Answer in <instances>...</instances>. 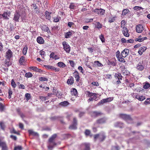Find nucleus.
Segmentation results:
<instances>
[{
    "instance_id": "1",
    "label": "nucleus",
    "mask_w": 150,
    "mask_h": 150,
    "mask_svg": "<svg viewBox=\"0 0 150 150\" xmlns=\"http://www.w3.org/2000/svg\"><path fill=\"white\" fill-rule=\"evenodd\" d=\"M106 138L105 133L103 132L100 133L95 134L94 135V139L95 141H96L98 139L100 142H102L105 140Z\"/></svg>"
},
{
    "instance_id": "2",
    "label": "nucleus",
    "mask_w": 150,
    "mask_h": 150,
    "mask_svg": "<svg viewBox=\"0 0 150 150\" xmlns=\"http://www.w3.org/2000/svg\"><path fill=\"white\" fill-rule=\"evenodd\" d=\"M85 94L87 97L89 98L88 100V102L96 100L97 98V95L96 93H93L89 91H87L86 92Z\"/></svg>"
},
{
    "instance_id": "3",
    "label": "nucleus",
    "mask_w": 150,
    "mask_h": 150,
    "mask_svg": "<svg viewBox=\"0 0 150 150\" xmlns=\"http://www.w3.org/2000/svg\"><path fill=\"white\" fill-rule=\"evenodd\" d=\"M123 77L121 75V74L117 73H115V78L116 80H117L115 82L116 85H118L121 83V80H122V78Z\"/></svg>"
},
{
    "instance_id": "4",
    "label": "nucleus",
    "mask_w": 150,
    "mask_h": 150,
    "mask_svg": "<svg viewBox=\"0 0 150 150\" xmlns=\"http://www.w3.org/2000/svg\"><path fill=\"white\" fill-rule=\"evenodd\" d=\"M119 117L121 118H122L127 121L130 120L132 121V119L131 118L130 116L126 114H120L119 115Z\"/></svg>"
},
{
    "instance_id": "5",
    "label": "nucleus",
    "mask_w": 150,
    "mask_h": 150,
    "mask_svg": "<svg viewBox=\"0 0 150 150\" xmlns=\"http://www.w3.org/2000/svg\"><path fill=\"white\" fill-rule=\"evenodd\" d=\"M63 49L67 53H69L71 50V47L67 42L64 41L62 42Z\"/></svg>"
},
{
    "instance_id": "6",
    "label": "nucleus",
    "mask_w": 150,
    "mask_h": 150,
    "mask_svg": "<svg viewBox=\"0 0 150 150\" xmlns=\"http://www.w3.org/2000/svg\"><path fill=\"white\" fill-rule=\"evenodd\" d=\"M77 121L76 117L73 119L72 124L69 127V129H77Z\"/></svg>"
},
{
    "instance_id": "7",
    "label": "nucleus",
    "mask_w": 150,
    "mask_h": 150,
    "mask_svg": "<svg viewBox=\"0 0 150 150\" xmlns=\"http://www.w3.org/2000/svg\"><path fill=\"white\" fill-rule=\"evenodd\" d=\"M105 10L100 8V9L96 8L93 11V12L100 15H103L105 14Z\"/></svg>"
},
{
    "instance_id": "8",
    "label": "nucleus",
    "mask_w": 150,
    "mask_h": 150,
    "mask_svg": "<svg viewBox=\"0 0 150 150\" xmlns=\"http://www.w3.org/2000/svg\"><path fill=\"white\" fill-rule=\"evenodd\" d=\"M20 16V12L19 11H16L14 14L13 20L16 22H19V19Z\"/></svg>"
},
{
    "instance_id": "9",
    "label": "nucleus",
    "mask_w": 150,
    "mask_h": 150,
    "mask_svg": "<svg viewBox=\"0 0 150 150\" xmlns=\"http://www.w3.org/2000/svg\"><path fill=\"white\" fill-rule=\"evenodd\" d=\"M107 119L105 117H103L98 119L96 120V123L97 124H102L106 123Z\"/></svg>"
},
{
    "instance_id": "10",
    "label": "nucleus",
    "mask_w": 150,
    "mask_h": 150,
    "mask_svg": "<svg viewBox=\"0 0 150 150\" xmlns=\"http://www.w3.org/2000/svg\"><path fill=\"white\" fill-rule=\"evenodd\" d=\"M13 52L10 49H8L6 52L5 57L6 59H10L12 57Z\"/></svg>"
},
{
    "instance_id": "11",
    "label": "nucleus",
    "mask_w": 150,
    "mask_h": 150,
    "mask_svg": "<svg viewBox=\"0 0 150 150\" xmlns=\"http://www.w3.org/2000/svg\"><path fill=\"white\" fill-rule=\"evenodd\" d=\"M103 114V113L101 112L97 111H94L91 112V116L94 117H96Z\"/></svg>"
},
{
    "instance_id": "12",
    "label": "nucleus",
    "mask_w": 150,
    "mask_h": 150,
    "mask_svg": "<svg viewBox=\"0 0 150 150\" xmlns=\"http://www.w3.org/2000/svg\"><path fill=\"white\" fill-rule=\"evenodd\" d=\"M73 76L75 78L76 81L77 82H79L80 80V76L78 72L77 71H75L73 73Z\"/></svg>"
},
{
    "instance_id": "13",
    "label": "nucleus",
    "mask_w": 150,
    "mask_h": 150,
    "mask_svg": "<svg viewBox=\"0 0 150 150\" xmlns=\"http://www.w3.org/2000/svg\"><path fill=\"white\" fill-rule=\"evenodd\" d=\"M0 146L2 147V150H8V148L6 143L1 141L0 139Z\"/></svg>"
},
{
    "instance_id": "14",
    "label": "nucleus",
    "mask_w": 150,
    "mask_h": 150,
    "mask_svg": "<svg viewBox=\"0 0 150 150\" xmlns=\"http://www.w3.org/2000/svg\"><path fill=\"white\" fill-rule=\"evenodd\" d=\"M144 29L143 26L142 25L139 24L137 25L136 28V31L139 33H141Z\"/></svg>"
},
{
    "instance_id": "15",
    "label": "nucleus",
    "mask_w": 150,
    "mask_h": 150,
    "mask_svg": "<svg viewBox=\"0 0 150 150\" xmlns=\"http://www.w3.org/2000/svg\"><path fill=\"white\" fill-rule=\"evenodd\" d=\"M129 50L127 49H125L121 52V55L123 57H125L128 55Z\"/></svg>"
},
{
    "instance_id": "16",
    "label": "nucleus",
    "mask_w": 150,
    "mask_h": 150,
    "mask_svg": "<svg viewBox=\"0 0 150 150\" xmlns=\"http://www.w3.org/2000/svg\"><path fill=\"white\" fill-rule=\"evenodd\" d=\"M122 32L125 36L126 37H129V34L128 33V30L127 27L122 28Z\"/></svg>"
},
{
    "instance_id": "17",
    "label": "nucleus",
    "mask_w": 150,
    "mask_h": 150,
    "mask_svg": "<svg viewBox=\"0 0 150 150\" xmlns=\"http://www.w3.org/2000/svg\"><path fill=\"white\" fill-rule=\"evenodd\" d=\"M41 28L42 30L44 31L47 32L48 33L52 34L50 30H49V28L47 25H43L41 27Z\"/></svg>"
},
{
    "instance_id": "18",
    "label": "nucleus",
    "mask_w": 150,
    "mask_h": 150,
    "mask_svg": "<svg viewBox=\"0 0 150 150\" xmlns=\"http://www.w3.org/2000/svg\"><path fill=\"white\" fill-rule=\"evenodd\" d=\"M11 14L10 11L9 12H4L3 14H0L5 19H8L9 18H8V16H9Z\"/></svg>"
},
{
    "instance_id": "19",
    "label": "nucleus",
    "mask_w": 150,
    "mask_h": 150,
    "mask_svg": "<svg viewBox=\"0 0 150 150\" xmlns=\"http://www.w3.org/2000/svg\"><path fill=\"white\" fill-rule=\"evenodd\" d=\"M142 63L143 61H142V63L139 62L137 65L136 68L139 71H142L144 69V66L142 65Z\"/></svg>"
},
{
    "instance_id": "20",
    "label": "nucleus",
    "mask_w": 150,
    "mask_h": 150,
    "mask_svg": "<svg viewBox=\"0 0 150 150\" xmlns=\"http://www.w3.org/2000/svg\"><path fill=\"white\" fill-rule=\"evenodd\" d=\"M146 49L147 48L146 47L143 46L141 47L139 49L138 53L140 55H142L143 54V52L145 51Z\"/></svg>"
},
{
    "instance_id": "21",
    "label": "nucleus",
    "mask_w": 150,
    "mask_h": 150,
    "mask_svg": "<svg viewBox=\"0 0 150 150\" xmlns=\"http://www.w3.org/2000/svg\"><path fill=\"white\" fill-rule=\"evenodd\" d=\"M37 42L40 44H43L44 43V40L42 37L39 36L37 38Z\"/></svg>"
},
{
    "instance_id": "22",
    "label": "nucleus",
    "mask_w": 150,
    "mask_h": 150,
    "mask_svg": "<svg viewBox=\"0 0 150 150\" xmlns=\"http://www.w3.org/2000/svg\"><path fill=\"white\" fill-rule=\"evenodd\" d=\"M74 80L72 76L69 77L67 81V83L68 84L72 85L74 83Z\"/></svg>"
},
{
    "instance_id": "23",
    "label": "nucleus",
    "mask_w": 150,
    "mask_h": 150,
    "mask_svg": "<svg viewBox=\"0 0 150 150\" xmlns=\"http://www.w3.org/2000/svg\"><path fill=\"white\" fill-rule=\"evenodd\" d=\"M114 126L116 127L122 128L123 127V124L121 122H117L114 124Z\"/></svg>"
},
{
    "instance_id": "24",
    "label": "nucleus",
    "mask_w": 150,
    "mask_h": 150,
    "mask_svg": "<svg viewBox=\"0 0 150 150\" xmlns=\"http://www.w3.org/2000/svg\"><path fill=\"white\" fill-rule=\"evenodd\" d=\"M57 135L56 134H53L49 139V142L50 143H53L54 141L55 138L56 137Z\"/></svg>"
},
{
    "instance_id": "25",
    "label": "nucleus",
    "mask_w": 150,
    "mask_h": 150,
    "mask_svg": "<svg viewBox=\"0 0 150 150\" xmlns=\"http://www.w3.org/2000/svg\"><path fill=\"white\" fill-rule=\"evenodd\" d=\"M52 13L51 12H49L47 11H46L45 12V17L46 19L48 20H50L51 19V16L50 14Z\"/></svg>"
},
{
    "instance_id": "26",
    "label": "nucleus",
    "mask_w": 150,
    "mask_h": 150,
    "mask_svg": "<svg viewBox=\"0 0 150 150\" xmlns=\"http://www.w3.org/2000/svg\"><path fill=\"white\" fill-rule=\"evenodd\" d=\"M71 93L72 95L76 96L78 94V92L76 89L74 88H72L71 89Z\"/></svg>"
},
{
    "instance_id": "27",
    "label": "nucleus",
    "mask_w": 150,
    "mask_h": 150,
    "mask_svg": "<svg viewBox=\"0 0 150 150\" xmlns=\"http://www.w3.org/2000/svg\"><path fill=\"white\" fill-rule=\"evenodd\" d=\"M94 65L95 67H102L103 65L99 61H95L94 62Z\"/></svg>"
},
{
    "instance_id": "28",
    "label": "nucleus",
    "mask_w": 150,
    "mask_h": 150,
    "mask_svg": "<svg viewBox=\"0 0 150 150\" xmlns=\"http://www.w3.org/2000/svg\"><path fill=\"white\" fill-rule=\"evenodd\" d=\"M28 132L29 133V135H32L33 136H37L38 135V134L37 132L33 131L32 130H28Z\"/></svg>"
},
{
    "instance_id": "29",
    "label": "nucleus",
    "mask_w": 150,
    "mask_h": 150,
    "mask_svg": "<svg viewBox=\"0 0 150 150\" xmlns=\"http://www.w3.org/2000/svg\"><path fill=\"white\" fill-rule=\"evenodd\" d=\"M72 33L71 31H69L65 33L64 36L65 38H70L71 36Z\"/></svg>"
},
{
    "instance_id": "30",
    "label": "nucleus",
    "mask_w": 150,
    "mask_h": 150,
    "mask_svg": "<svg viewBox=\"0 0 150 150\" xmlns=\"http://www.w3.org/2000/svg\"><path fill=\"white\" fill-rule=\"evenodd\" d=\"M59 104L62 106L65 107L68 105L69 104V103L67 101H64L60 102Z\"/></svg>"
},
{
    "instance_id": "31",
    "label": "nucleus",
    "mask_w": 150,
    "mask_h": 150,
    "mask_svg": "<svg viewBox=\"0 0 150 150\" xmlns=\"http://www.w3.org/2000/svg\"><path fill=\"white\" fill-rule=\"evenodd\" d=\"M5 64L7 67H9L11 66V62L10 61V59H6L5 61Z\"/></svg>"
},
{
    "instance_id": "32",
    "label": "nucleus",
    "mask_w": 150,
    "mask_h": 150,
    "mask_svg": "<svg viewBox=\"0 0 150 150\" xmlns=\"http://www.w3.org/2000/svg\"><path fill=\"white\" fill-rule=\"evenodd\" d=\"M57 66L60 67L64 68L66 67V65L63 62H59L57 64Z\"/></svg>"
},
{
    "instance_id": "33",
    "label": "nucleus",
    "mask_w": 150,
    "mask_h": 150,
    "mask_svg": "<svg viewBox=\"0 0 150 150\" xmlns=\"http://www.w3.org/2000/svg\"><path fill=\"white\" fill-rule=\"evenodd\" d=\"M5 105L1 103H0V111L1 112L3 111L5 109Z\"/></svg>"
},
{
    "instance_id": "34",
    "label": "nucleus",
    "mask_w": 150,
    "mask_h": 150,
    "mask_svg": "<svg viewBox=\"0 0 150 150\" xmlns=\"http://www.w3.org/2000/svg\"><path fill=\"white\" fill-rule=\"evenodd\" d=\"M122 71V74L124 76L127 75L129 74V72L128 71L126 70L125 68L123 69Z\"/></svg>"
},
{
    "instance_id": "35",
    "label": "nucleus",
    "mask_w": 150,
    "mask_h": 150,
    "mask_svg": "<svg viewBox=\"0 0 150 150\" xmlns=\"http://www.w3.org/2000/svg\"><path fill=\"white\" fill-rule=\"evenodd\" d=\"M25 61V57L23 56L21 57L19 60V62L21 64H22L23 62Z\"/></svg>"
},
{
    "instance_id": "36",
    "label": "nucleus",
    "mask_w": 150,
    "mask_h": 150,
    "mask_svg": "<svg viewBox=\"0 0 150 150\" xmlns=\"http://www.w3.org/2000/svg\"><path fill=\"white\" fill-rule=\"evenodd\" d=\"M84 148L83 150H90V145L88 144H84Z\"/></svg>"
},
{
    "instance_id": "37",
    "label": "nucleus",
    "mask_w": 150,
    "mask_h": 150,
    "mask_svg": "<svg viewBox=\"0 0 150 150\" xmlns=\"http://www.w3.org/2000/svg\"><path fill=\"white\" fill-rule=\"evenodd\" d=\"M43 66L47 69L50 70H52L53 68V66L50 65H44Z\"/></svg>"
},
{
    "instance_id": "38",
    "label": "nucleus",
    "mask_w": 150,
    "mask_h": 150,
    "mask_svg": "<svg viewBox=\"0 0 150 150\" xmlns=\"http://www.w3.org/2000/svg\"><path fill=\"white\" fill-rule=\"evenodd\" d=\"M97 23L96 26V27L98 29L101 28H102V25L99 22H96Z\"/></svg>"
},
{
    "instance_id": "39",
    "label": "nucleus",
    "mask_w": 150,
    "mask_h": 150,
    "mask_svg": "<svg viewBox=\"0 0 150 150\" xmlns=\"http://www.w3.org/2000/svg\"><path fill=\"white\" fill-rule=\"evenodd\" d=\"M129 11L128 9H125L122 11V15L123 16L127 14L128 13Z\"/></svg>"
},
{
    "instance_id": "40",
    "label": "nucleus",
    "mask_w": 150,
    "mask_h": 150,
    "mask_svg": "<svg viewBox=\"0 0 150 150\" xmlns=\"http://www.w3.org/2000/svg\"><path fill=\"white\" fill-rule=\"evenodd\" d=\"M53 145H52L51 144H50L48 146V149L52 150V149L53 148L54 146L57 145V144L55 142H54L53 143Z\"/></svg>"
},
{
    "instance_id": "41",
    "label": "nucleus",
    "mask_w": 150,
    "mask_h": 150,
    "mask_svg": "<svg viewBox=\"0 0 150 150\" xmlns=\"http://www.w3.org/2000/svg\"><path fill=\"white\" fill-rule=\"evenodd\" d=\"M33 76V75L31 73L29 72L26 73L25 74V76L27 78H30L31 77Z\"/></svg>"
},
{
    "instance_id": "42",
    "label": "nucleus",
    "mask_w": 150,
    "mask_h": 150,
    "mask_svg": "<svg viewBox=\"0 0 150 150\" xmlns=\"http://www.w3.org/2000/svg\"><path fill=\"white\" fill-rule=\"evenodd\" d=\"M28 47L27 46H25L24 47L22 53L24 55H25L26 54Z\"/></svg>"
},
{
    "instance_id": "43",
    "label": "nucleus",
    "mask_w": 150,
    "mask_h": 150,
    "mask_svg": "<svg viewBox=\"0 0 150 150\" xmlns=\"http://www.w3.org/2000/svg\"><path fill=\"white\" fill-rule=\"evenodd\" d=\"M136 11H138L140 10L141 9H143V8L139 6H135L133 8Z\"/></svg>"
},
{
    "instance_id": "44",
    "label": "nucleus",
    "mask_w": 150,
    "mask_h": 150,
    "mask_svg": "<svg viewBox=\"0 0 150 150\" xmlns=\"http://www.w3.org/2000/svg\"><path fill=\"white\" fill-rule=\"evenodd\" d=\"M105 100H105V99L101 100L100 101H99L98 103V105H103L105 103H106Z\"/></svg>"
},
{
    "instance_id": "45",
    "label": "nucleus",
    "mask_w": 150,
    "mask_h": 150,
    "mask_svg": "<svg viewBox=\"0 0 150 150\" xmlns=\"http://www.w3.org/2000/svg\"><path fill=\"white\" fill-rule=\"evenodd\" d=\"M150 84L146 82L143 86V88L144 89H147L150 87Z\"/></svg>"
},
{
    "instance_id": "46",
    "label": "nucleus",
    "mask_w": 150,
    "mask_h": 150,
    "mask_svg": "<svg viewBox=\"0 0 150 150\" xmlns=\"http://www.w3.org/2000/svg\"><path fill=\"white\" fill-rule=\"evenodd\" d=\"M99 37L102 42H105V39L103 35L102 34H101V35L99 36Z\"/></svg>"
},
{
    "instance_id": "47",
    "label": "nucleus",
    "mask_w": 150,
    "mask_h": 150,
    "mask_svg": "<svg viewBox=\"0 0 150 150\" xmlns=\"http://www.w3.org/2000/svg\"><path fill=\"white\" fill-rule=\"evenodd\" d=\"M91 133L90 131L88 129H86L84 132L85 134L87 136L89 135Z\"/></svg>"
},
{
    "instance_id": "48",
    "label": "nucleus",
    "mask_w": 150,
    "mask_h": 150,
    "mask_svg": "<svg viewBox=\"0 0 150 150\" xmlns=\"http://www.w3.org/2000/svg\"><path fill=\"white\" fill-rule=\"evenodd\" d=\"M108 64L110 65L115 66L116 65V63L113 61H109Z\"/></svg>"
},
{
    "instance_id": "49",
    "label": "nucleus",
    "mask_w": 150,
    "mask_h": 150,
    "mask_svg": "<svg viewBox=\"0 0 150 150\" xmlns=\"http://www.w3.org/2000/svg\"><path fill=\"white\" fill-rule=\"evenodd\" d=\"M0 126L1 127V128L2 130H4L5 129V126L3 122H0Z\"/></svg>"
},
{
    "instance_id": "50",
    "label": "nucleus",
    "mask_w": 150,
    "mask_h": 150,
    "mask_svg": "<svg viewBox=\"0 0 150 150\" xmlns=\"http://www.w3.org/2000/svg\"><path fill=\"white\" fill-rule=\"evenodd\" d=\"M39 80L40 81H47L48 80V79L46 77H41L39 78Z\"/></svg>"
},
{
    "instance_id": "51",
    "label": "nucleus",
    "mask_w": 150,
    "mask_h": 150,
    "mask_svg": "<svg viewBox=\"0 0 150 150\" xmlns=\"http://www.w3.org/2000/svg\"><path fill=\"white\" fill-rule=\"evenodd\" d=\"M121 27L122 28H125V22L124 21L122 20L121 21Z\"/></svg>"
},
{
    "instance_id": "52",
    "label": "nucleus",
    "mask_w": 150,
    "mask_h": 150,
    "mask_svg": "<svg viewBox=\"0 0 150 150\" xmlns=\"http://www.w3.org/2000/svg\"><path fill=\"white\" fill-rule=\"evenodd\" d=\"M25 97L26 98V99L27 100H28L30 99L31 98L30 95L29 93H26L25 94Z\"/></svg>"
},
{
    "instance_id": "53",
    "label": "nucleus",
    "mask_w": 150,
    "mask_h": 150,
    "mask_svg": "<svg viewBox=\"0 0 150 150\" xmlns=\"http://www.w3.org/2000/svg\"><path fill=\"white\" fill-rule=\"evenodd\" d=\"M11 85L14 88H15L16 86V85L14 82L13 79H12L11 81Z\"/></svg>"
},
{
    "instance_id": "54",
    "label": "nucleus",
    "mask_w": 150,
    "mask_h": 150,
    "mask_svg": "<svg viewBox=\"0 0 150 150\" xmlns=\"http://www.w3.org/2000/svg\"><path fill=\"white\" fill-rule=\"evenodd\" d=\"M120 62H125V59L122 57H121V56L117 59Z\"/></svg>"
},
{
    "instance_id": "55",
    "label": "nucleus",
    "mask_w": 150,
    "mask_h": 150,
    "mask_svg": "<svg viewBox=\"0 0 150 150\" xmlns=\"http://www.w3.org/2000/svg\"><path fill=\"white\" fill-rule=\"evenodd\" d=\"M145 105H147L150 103V98H147L144 102Z\"/></svg>"
},
{
    "instance_id": "56",
    "label": "nucleus",
    "mask_w": 150,
    "mask_h": 150,
    "mask_svg": "<svg viewBox=\"0 0 150 150\" xmlns=\"http://www.w3.org/2000/svg\"><path fill=\"white\" fill-rule=\"evenodd\" d=\"M22 149L21 146H17L15 147L14 150H21Z\"/></svg>"
},
{
    "instance_id": "57",
    "label": "nucleus",
    "mask_w": 150,
    "mask_h": 150,
    "mask_svg": "<svg viewBox=\"0 0 150 150\" xmlns=\"http://www.w3.org/2000/svg\"><path fill=\"white\" fill-rule=\"evenodd\" d=\"M38 68L36 67L32 66L29 67V69L36 72Z\"/></svg>"
},
{
    "instance_id": "58",
    "label": "nucleus",
    "mask_w": 150,
    "mask_h": 150,
    "mask_svg": "<svg viewBox=\"0 0 150 150\" xmlns=\"http://www.w3.org/2000/svg\"><path fill=\"white\" fill-rule=\"evenodd\" d=\"M11 133H14V134H17L18 135H20V133L16 132V130H15V129H12V130H11Z\"/></svg>"
},
{
    "instance_id": "59",
    "label": "nucleus",
    "mask_w": 150,
    "mask_h": 150,
    "mask_svg": "<svg viewBox=\"0 0 150 150\" xmlns=\"http://www.w3.org/2000/svg\"><path fill=\"white\" fill-rule=\"evenodd\" d=\"M116 56L117 57V59L118 58L121 56L120 55V53L119 50H117L116 53Z\"/></svg>"
},
{
    "instance_id": "60",
    "label": "nucleus",
    "mask_w": 150,
    "mask_h": 150,
    "mask_svg": "<svg viewBox=\"0 0 150 150\" xmlns=\"http://www.w3.org/2000/svg\"><path fill=\"white\" fill-rule=\"evenodd\" d=\"M115 21V19L114 17L112 18H109L108 22L110 23L113 22Z\"/></svg>"
},
{
    "instance_id": "61",
    "label": "nucleus",
    "mask_w": 150,
    "mask_h": 150,
    "mask_svg": "<svg viewBox=\"0 0 150 150\" xmlns=\"http://www.w3.org/2000/svg\"><path fill=\"white\" fill-rule=\"evenodd\" d=\"M146 99L145 96H140L139 98V100L140 101H142Z\"/></svg>"
},
{
    "instance_id": "62",
    "label": "nucleus",
    "mask_w": 150,
    "mask_h": 150,
    "mask_svg": "<svg viewBox=\"0 0 150 150\" xmlns=\"http://www.w3.org/2000/svg\"><path fill=\"white\" fill-rule=\"evenodd\" d=\"M75 6L74 5L73 3H71L69 5V8L71 9H74Z\"/></svg>"
},
{
    "instance_id": "63",
    "label": "nucleus",
    "mask_w": 150,
    "mask_h": 150,
    "mask_svg": "<svg viewBox=\"0 0 150 150\" xmlns=\"http://www.w3.org/2000/svg\"><path fill=\"white\" fill-rule=\"evenodd\" d=\"M12 91L11 90H9L8 93L9 94V98H11V95L12 94Z\"/></svg>"
},
{
    "instance_id": "64",
    "label": "nucleus",
    "mask_w": 150,
    "mask_h": 150,
    "mask_svg": "<svg viewBox=\"0 0 150 150\" xmlns=\"http://www.w3.org/2000/svg\"><path fill=\"white\" fill-rule=\"evenodd\" d=\"M10 137L14 141L16 140L17 139V138L16 136L13 135H11L10 136Z\"/></svg>"
}]
</instances>
